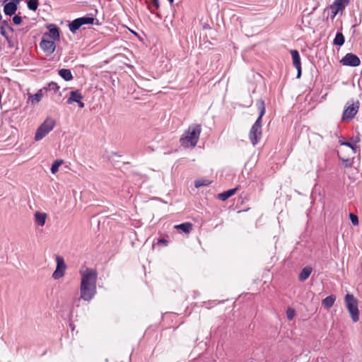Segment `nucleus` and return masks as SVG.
Here are the masks:
<instances>
[{
    "label": "nucleus",
    "instance_id": "14",
    "mask_svg": "<svg viewBox=\"0 0 362 362\" xmlns=\"http://www.w3.org/2000/svg\"><path fill=\"white\" fill-rule=\"evenodd\" d=\"M18 5L11 2L6 3L4 6V12L6 16H12L17 11Z\"/></svg>",
    "mask_w": 362,
    "mask_h": 362
},
{
    "label": "nucleus",
    "instance_id": "20",
    "mask_svg": "<svg viewBox=\"0 0 362 362\" xmlns=\"http://www.w3.org/2000/svg\"><path fill=\"white\" fill-rule=\"evenodd\" d=\"M237 187L234 188V189H228L227 191H225L221 194H219L218 195V198L222 200V201H226V199H228L229 197H230L231 196H233L236 190H237Z\"/></svg>",
    "mask_w": 362,
    "mask_h": 362
},
{
    "label": "nucleus",
    "instance_id": "24",
    "mask_svg": "<svg viewBox=\"0 0 362 362\" xmlns=\"http://www.w3.org/2000/svg\"><path fill=\"white\" fill-rule=\"evenodd\" d=\"M344 42L345 40L343 34L341 33H337L335 38L334 39V44L335 45L341 46L344 44Z\"/></svg>",
    "mask_w": 362,
    "mask_h": 362
},
{
    "label": "nucleus",
    "instance_id": "11",
    "mask_svg": "<svg viewBox=\"0 0 362 362\" xmlns=\"http://www.w3.org/2000/svg\"><path fill=\"white\" fill-rule=\"evenodd\" d=\"M291 54L293 59V64L295 66V68L297 69V78H299L301 76V62H300V54L298 50L296 49H292L291 50Z\"/></svg>",
    "mask_w": 362,
    "mask_h": 362
},
{
    "label": "nucleus",
    "instance_id": "13",
    "mask_svg": "<svg viewBox=\"0 0 362 362\" xmlns=\"http://www.w3.org/2000/svg\"><path fill=\"white\" fill-rule=\"evenodd\" d=\"M350 0H334L331 5L332 12L335 16L339 11H343L349 4Z\"/></svg>",
    "mask_w": 362,
    "mask_h": 362
},
{
    "label": "nucleus",
    "instance_id": "2",
    "mask_svg": "<svg viewBox=\"0 0 362 362\" xmlns=\"http://www.w3.org/2000/svg\"><path fill=\"white\" fill-rule=\"evenodd\" d=\"M202 127L200 124H193L189 125L180 138V144L184 147H194L199 140Z\"/></svg>",
    "mask_w": 362,
    "mask_h": 362
},
{
    "label": "nucleus",
    "instance_id": "32",
    "mask_svg": "<svg viewBox=\"0 0 362 362\" xmlns=\"http://www.w3.org/2000/svg\"><path fill=\"white\" fill-rule=\"evenodd\" d=\"M295 316V310L291 308H288L286 310V317L287 318L291 320H292Z\"/></svg>",
    "mask_w": 362,
    "mask_h": 362
},
{
    "label": "nucleus",
    "instance_id": "30",
    "mask_svg": "<svg viewBox=\"0 0 362 362\" xmlns=\"http://www.w3.org/2000/svg\"><path fill=\"white\" fill-rule=\"evenodd\" d=\"M149 9L151 13H154L156 9L159 8V1L158 0H152L151 4L148 6Z\"/></svg>",
    "mask_w": 362,
    "mask_h": 362
},
{
    "label": "nucleus",
    "instance_id": "12",
    "mask_svg": "<svg viewBox=\"0 0 362 362\" xmlns=\"http://www.w3.org/2000/svg\"><path fill=\"white\" fill-rule=\"evenodd\" d=\"M49 32L43 34V37H45L52 40H59V29L55 25H49L48 26Z\"/></svg>",
    "mask_w": 362,
    "mask_h": 362
},
{
    "label": "nucleus",
    "instance_id": "15",
    "mask_svg": "<svg viewBox=\"0 0 362 362\" xmlns=\"http://www.w3.org/2000/svg\"><path fill=\"white\" fill-rule=\"evenodd\" d=\"M83 98V95L78 90H74L70 93V97L67 100L68 104L78 102Z\"/></svg>",
    "mask_w": 362,
    "mask_h": 362
},
{
    "label": "nucleus",
    "instance_id": "1",
    "mask_svg": "<svg viewBox=\"0 0 362 362\" xmlns=\"http://www.w3.org/2000/svg\"><path fill=\"white\" fill-rule=\"evenodd\" d=\"M256 106L259 110V117L252 126L249 132V139L253 146L257 144L262 138V117L265 114V104L263 100L259 99L256 103Z\"/></svg>",
    "mask_w": 362,
    "mask_h": 362
},
{
    "label": "nucleus",
    "instance_id": "27",
    "mask_svg": "<svg viewBox=\"0 0 362 362\" xmlns=\"http://www.w3.org/2000/svg\"><path fill=\"white\" fill-rule=\"evenodd\" d=\"M4 26H6L8 29H10L12 31H13V28L8 24L6 21H3L2 25L0 27V33H1V35L2 36H4L6 39H8V37L7 35V33H6V30H5Z\"/></svg>",
    "mask_w": 362,
    "mask_h": 362
},
{
    "label": "nucleus",
    "instance_id": "22",
    "mask_svg": "<svg viewBox=\"0 0 362 362\" xmlns=\"http://www.w3.org/2000/svg\"><path fill=\"white\" fill-rule=\"evenodd\" d=\"M79 21L80 26L81 27L83 25L86 24H93L95 18L92 16H86L81 18H77Z\"/></svg>",
    "mask_w": 362,
    "mask_h": 362
},
{
    "label": "nucleus",
    "instance_id": "10",
    "mask_svg": "<svg viewBox=\"0 0 362 362\" xmlns=\"http://www.w3.org/2000/svg\"><path fill=\"white\" fill-rule=\"evenodd\" d=\"M40 47L45 52L52 54L56 48L55 41L42 37Z\"/></svg>",
    "mask_w": 362,
    "mask_h": 362
},
{
    "label": "nucleus",
    "instance_id": "9",
    "mask_svg": "<svg viewBox=\"0 0 362 362\" xmlns=\"http://www.w3.org/2000/svg\"><path fill=\"white\" fill-rule=\"evenodd\" d=\"M340 62L345 66H358L360 65V59L352 53H347L340 61Z\"/></svg>",
    "mask_w": 362,
    "mask_h": 362
},
{
    "label": "nucleus",
    "instance_id": "25",
    "mask_svg": "<svg viewBox=\"0 0 362 362\" xmlns=\"http://www.w3.org/2000/svg\"><path fill=\"white\" fill-rule=\"evenodd\" d=\"M60 87L55 82H50L47 84L46 87L44 88L45 90L53 91L54 93L57 92L59 90Z\"/></svg>",
    "mask_w": 362,
    "mask_h": 362
},
{
    "label": "nucleus",
    "instance_id": "33",
    "mask_svg": "<svg viewBox=\"0 0 362 362\" xmlns=\"http://www.w3.org/2000/svg\"><path fill=\"white\" fill-rule=\"evenodd\" d=\"M210 183L209 182H207V181L196 180L195 182H194V186L197 188H199V187H202V186H207Z\"/></svg>",
    "mask_w": 362,
    "mask_h": 362
},
{
    "label": "nucleus",
    "instance_id": "37",
    "mask_svg": "<svg viewBox=\"0 0 362 362\" xmlns=\"http://www.w3.org/2000/svg\"><path fill=\"white\" fill-rule=\"evenodd\" d=\"M78 103V105L79 107L83 108L84 107V103L81 100H78V102H76Z\"/></svg>",
    "mask_w": 362,
    "mask_h": 362
},
{
    "label": "nucleus",
    "instance_id": "23",
    "mask_svg": "<svg viewBox=\"0 0 362 362\" xmlns=\"http://www.w3.org/2000/svg\"><path fill=\"white\" fill-rule=\"evenodd\" d=\"M80 28H81V26L79 24V21H78L77 18L74 19L69 24V30L72 33H75Z\"/></svg>",
    "mask_w": 362,
    "mask_h": 362
},
{
    "label": "nucleus",
    "instance_id": "26",
    "mask_svg": "<svg viewBox=\"0 0 362 362\" xmlns=\"http://www.w3.org/2000/svg\"><path fill=\"white\" fill-rule=\"evenodd\" d=\"M42 90H40L37 93L29 96V99L31 100L33 103H39L42 98Z\"/></svg>",
    "mask_w": 362,
    "mask_h": 362
},
{
    "label": "nucleus",
    "instance_id": "8",
    "mask_svg": "<svg viewBox=\"0 0 362 362\" xmlns=\"http://www.w3.org/2000/svg\"><path fill=\"white\" fill-rule=\"evenodd\" d=\"M80 292L83 300L90 301L96 293V286L81 284Z\"/></svg>",
    "mask_w": 362,
    "mask_h": 362
},
{
    "label": "nucleus",
    "instance_id": "19",
    "mask_svg": "<svg viewBox=\"0 0 362 362\" xmlns=\"http://www.w3.org/2000/svg\"><path fill=\"white\" fill-rule=\"evenodd\" d=\"M59 75L64 78L66 81H69L73 79V76L69 69H62L59 70Z\"/></svg>",
    "mask_w": 362,
    "mask_h": 362
},
{
    "label": "nucleus",
    "instance_id": "6",
    "mask_svg": "<svg viewBox=\"0 0 362 362\" xmlns=\"http://www.w3.org/2000/svg\"><path fill=\"white\" fill-rule=\"evenodd\" d=\"M348 106L345 108L342 115V120H351L355 115L357 114L360 103L358 100H356L355 103L352 101L351 103H347Z\"/></svg>",
    "mask_w": 362,
    "mask_h": 362
},
{
    "label": "nucleus",
    "instance_id": "29",
    "mask_svg": "<svg viewBox=\"0 0 362 362\" xmlns=\"http://www.w3.org/2000/svg\"><path fill=\"white\" fill-rule=\"evenodd\" d=\"M63 163V160H55L52 165V167H51V172L54 174L56 173L58 170H59V167Z\"/></svg>",
    "mask_w": 362,
    "mask_h": 362
},
{
    "label": "nucleus",
    "instance_id": "7",
    "mask_svg": "<svg viewBox=\"0 0 362 362\" xmlns=\"http://www.w3.org/2000/svg\"><path fill=\"white\" fill-rule=\"evenodd\" d=\"M57 267L54 273L52 274V278L54 279H59L64 276L66 265L64 262V259L62 256H56Z\"/></svg>",
    "mask_w": 362,
    "mask_h": 362
},
{
    "label": "nucleus",
    "instance_id": "5",
    "mask_svg": "<svg viewBox=\"0 0 362 362\" xmlns=\"http://www.w3.org/2000/svg\"><path fill=\"white\" fill-rule=\"evenodd\" d=\"M97 272L92 269H86L81 272V284L86 286H96Z\"/></svg>",
    "mask_w": 362,
    "mask_h": 362
},
{
    "label": "nucleus",
    "instance_id": "17",
    "mask_svg": "<svg viewBox=\"0 0 362 362\" xmlns=\"http://www.w3.org/2000/svg\"><path fill=\"white\" fill-rule=\"evenodd\" d=\"M313 269L310 267H304L299 274V280L300 281H304L310 276L312 273Z\"/></svg>",
    "mask_w": 362,
    "mask_h": 362
},
{
    "label": "nucleus",
    "instance_id": "34",
    "mask_svg": "<svg viewBox=\"0 0 362 362\" xmlns=\"http://www.w3.org/2000/svg\"><path fill=\"white\" fill-rule=\"evenodd\" d=\"M341 145L348 146V147L351 148L354 151V153L356 152V147H357L356 144H352L349 141H345V142L341 143Z\"/></svg>",
    "mask_w": 362,
    "mask_h": 362
},
{
    "label": "nucleus",
    "instance_id": "38",
    "mask_svg": "<svg viewBox=\"0 0 362 362\" xmlns=\"http://www.w3.org/2000/svg\"><path fill=\"white\" fill-rule=\"evenodd\" d=\"M21 0H11L10 2L13 3V4H16V5H18L20 2H21Z\"/></svg>",
    "mask_w": 362,
    "mask_h": 362
},
{
    "label": "nucleus",
    "instance_id": "3",
    "mask_svg": "<svg viewBox=\"0 0 362 362\" xmlns=\"http://www.w3.org/2000/svg\"><path fill=\"white\" fill-rule=\"evenodd\" d=\"M345 303L346 308L351 315V319L354 322L359 320V310L358 308V301L352 294L347 293L345 296Z\"/></svg>",
    "mask_w": 362,
    "mask_h": 362
},
{
    "label": "nucleus",
    "instance_id": "39",
    "mask_svg": "<svg viewBox=\"0 0 362 362\" xmlns=\"http://www.w3.org/2000/svg\"><path fill=\"white\" fill-rule=\"evenodd\" d=\"M170 3H173L174 0H168Z\"/></svg>",
    "mask_w": 362,
    "mask_h": 362
},
{
    "label": "nucleus",
    "instance_id": "35",
    "mask_svg": "<svg viewBox=\"0 0 362 362\" xmlns=\"http://www.w3.org/2000/svg\"><path fill=\"white\" fill-rule=\"evenodd\" d=\"M13 22L16 25H20L22 22V18L18 15H16L13 18Z\"/></svg>",
    "mask_w": 362,
    "mask_h": 362
},
{
    "label": "nucleus",
    "instance_id": "18",
    "mask_svg": "<svg viewBox=\"0 0 362 362\" xmlns=\"http://www.w3.org/2000/svg\"><path fill=\"white\" fill-rule=\"evenodd\" d=\"M335 300V296L330 295L322 300V304L325 308L329 309L333 306Z\"/></svg>",
    "mask_w": 362,
    "mask_h": 362
},
{
    "label": "nucleus",
    "instance_id": "28",
    "mask_svg": "<svg viewBox=\"0 0 362 362\" xmlns=\"http://www.w3.org/2000/svg\"><path fill=\"white\" fill-rule=\"evenodd\" d=\"M28 8L31 11H36L38 7V0H28Z\"/></svg>",
    "mask_w": 362,
    "mask_h": 362
},
{
    "label": "nucleus",
    "instance_id": "16",
    "mask_svg": "<svg viewBox=\"0 0 362 362\" xmlns=\"http://www.w3.org/2000/svg\"><path fill=\"white\" fill-rule=\"evenodd\" d=\"M35 222L40 226H43L45 224L47 214L40 211H36L35 215Z\"/></svg>",
    "mask_w": 362,
    "mask_h": 362
},
{
    "label": "nucleus",
    "instance_id": "36",
    "mask_svg": "<svg viewBox=\"0 0 362 362\" xmlns=\"http://www.w3.org/2000/svg\"><path fill=\"white\" fill-rule=\"evenodd\" d=\"M158 245L161 246H167L168 241L165 239L161 238L158 240Z\"/></svg>",
    "mask_w": 362,
    "mask_h": 362
},
{
    "label": "nucleus",
    "instance_id": "31",
    "mask_svg": "<svg viewBox=\"0 0 362 362\" xmlns=\"http://www.w3.org/2000/svg\"><path fill=\"white\" fill-rule=\"evenodd\" d=\"M349 218L354 226H357L358 224V218L356 214L351 213L349 214Z\"/></svg>",
    "mask_w": 362,
    "mask_h": 362
},
{
    "label": "nucleus",
    "instance_id": "4",
    "mask_svg": "<svg viewBox=\"0 0 362 362\" xmlns=\"http://www.w3.org/2000/svg\"><path fill=\"white\" fill-rule=\"evenodd\" d=\"M55 121L54 119L51 118L46 119L44 122L37 128L35 135V140L40 141L42 139L53 129Z\"/></svg>",
    "mask_w": 362,
    "mask_h": 362
},
{
    "label": "nucleus",
    "instance_id": "21",
    "mask_svg": "<svg viewBox=\"0 0 362 362\" xmlns=\"http://www.w3.org/2000/svg\"><path fill=\"white\" fill-rule=\"evenodd\" d=\"M175 228L180 229L184 233H188L192 229V224L191 223L186 222L175 226Z\"/></svg>",
    "mask_w": 362,
    "mask_h": 362
}]
</instances>
